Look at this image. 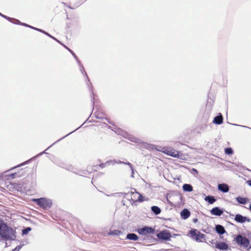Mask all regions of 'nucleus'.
<instances>
[{"label":"nucleus","mask_w":251,"mask_h":251,"mask_svg":"<svg viewBox=\"0 0 251 251\" xmlns=\"http://www.w3.org/2000/svg\"><path fill=\"white\" fill-rule=\"evenodd\" d=\"M94 171H96V169H93Z\"/></svg>","instance_id":"obj_34"},{"label":"nucleus","mask_w":251,"mask_h":251,"mask_svg":"<svg viewBox=\"0 0 251 251\" xmlns=\"http://www.w3.org/2000/svg\"><path fill=\"white\" fill-rule=\"evenodd\" d=\"M235 220L240 223H243L247 221L248 222H250L251 220L246 217H244L240 214H237L235 217Z\"/></svg>","instance_id":"obj_8"},{"label":"nucleus","mask_w":251,"mask_h":251,"mask_svg":"<svg viewBox=\"0 0 251 251\" xmlns=\"http://www.w3.org/2000/svg\"><path fill=\"white\" fill-rule=\"evenodd\" d=\"M126 239L133 241H137L138 240L139 238L138 236L134 233H129L126 236Z\"/></svg>","instance_id":"obj_16"},{"label":"nucleus","mask_w":251,"mask_h":251,"mask_svg":"<svg viewBox=\"0 0 251 251\" xmlns=\"http://www.w3.org/2000/svg\"><path fill=\"white\" fill-rule=\"evenodd\" d=\"M192 171L195 173H196V174H198V171L196 169H194V168H193L192 169Z\"/></svg>","instance_id":"obj_29"},{"label":"nucleus","mask_w":251,"mask_h":251,"mask_svg":"<svg viewBox=\"0 0 251 251\" xmlns=\"http://www.w3.org/2000/svg\"><path fill=\"white\" fill-rule=\"evenodd\" d=\"M225 152L227 154H231L233 153V151L231 148H227L225 149Z\"/></svg>","instance_id":"obj_26"},{"label":"nucleus","mask_w":251,"mask_h":251,"mask_svg":"<svg viewBox=\"0 0 251 251\" xmlns=\"http://www.w3.org/2000/svg\"><path fill=\"white\" fill-rule=\"evenodd\" d=\"M151 210L155 214H159L161 212L160 209L156 206H152Z\"/></svg>","instance_id":"obj_22"},{"label":"nucleus","mask_w":251,"mask_h":251,"mask_svg":"<svg viewBox=\"0 0 251 251\" xmlns=\"http://www.w3.org/2000/svg\"><path fill=\"white\" fill-rule=\"evenodd\" d=\"M15 175H16V173H15V174H12L11 175V176H12V177H13Z\"/></svg>","instance_id":"obj_31"},{"label":"nucleus","mask_w":251,"mask_h":251,"mask_svg":"<svg viewBox=\"0 0 251 251\" xmlns=\"http://www.w3.org/2000/svg\"><path fill=\"white\" fill-rule=\"evenodd\" d=\"M210 213L213 215L220 216L223 214V211L219 207H215L211 210Z\"/></svg>","instance_id":"obj_9"},{"label":"nucleus","mask_w":251,"mask_h":251,"mask_svg":"<svg viewBox=\"0 0 251 251\" xmlns=\"http://www.w3.org/2000/svg\"><path fill=\"white\" fill-rule=\"evenodd\" d=\"M19 250V248L18 249V248H16L14 250V251H18Z\"/></svg>","instance_id":"obj_30"},{"label":"nucleus","mask_w":251,"mask_h":251,"mask_svg":"<svg viewBox=\"0 0 251 251\" xmlns=\"http://www.w3.org/2000/svg\"><path fill=\"white\" fill-rule=\"evenodd\" d=\"M23 25L25 26H27V27H29L30 28H33L34 29H35L36 30H38L39 31H40V32H42L44 33H45V34L47 35L48 36H49V37L55 39V38H54L53 37H52V36H51L50 34H49V33H48L47 32H45V31H43L42 29H39V28H35V27H32L30 25H29L26 24H23Z\"/></svg>","instance_id":"obj_14"},{"label":"nucleus","mask_w":251,"mask_h":251,"mask_svg":"<svg viewBox=\"0 0 251 251\" xmlns=\"http://www.w3.org/2000/svg\"><path fill=\"white\" fill-rule=\"evenodd\" d=\"M244 237H243L242 235H239L236 238V242L239 244H241L242 243V241Z\"/></svg>","instance_id":"obj_24"},{"label":"nucleus","mask_w":251,"mask_h":251,"mask_svg":"<svg viewBox=\"0 0 251 251\" xmlns=\"http://www.w3.org/2000/svg\"><path fill=\"white\" fill-rule=\"evenodd\" d=\"M114 161H112V160L107 161L105 163H101L100 164L99 166L101 168H104L107 165H110L111 164H112Z\"/></svg>","instance_id":"obj_23"},{"label":"nucleus","mask_w":251,"mask_h":251,"mask_svg":"<svg viewBox=\"0 0 251 251\" xmlns=\"http://www.w3.org/2000/svg\"><path fill=\"white\" fill-rule=\"evenodd\" d=\"M247 183L248 184L251 186V180H249L247 181Z\"/></svg>","instance_id":"obj_28"},{"label":"nucleus","mask_w":251,"mask_h":251,"mask_svg":"<svg viewBox=\"0 0 251 251\" xmlns=\"http://www.w3.org/2000/svg\"><path fill=\"white\" fill-rule=\"evenodd\" d=\"M190 233L192 237H195V239L197 242L201 241V240L204 237V235L200 231H197V229L191 230L190 231Z\"/></svg>","instance_id":"obj_5"},{"label":"nucleus","mask_w":251,"mask_h":251,"mask_svg":"<svg viewBox=\"0 0 251 251\" xmlns=\"http://www.w3.org/2000/svg\"><path fill=\"white\" fill-rule=\"evenodd\" d=\"M162 152L164 153L174 157L179 158L180 151H176L172 147L163 148Z\"/></svg>","instance_id":"obj_3"},{"label":"nucleus","mask_w":251,"mask_h":251,"mask_svg":"<svg viewBox=\"0 0 251 251\" xmlns=\"http://www.w3.org/2000/svg\"><path fill=\"white\" fill-rule=\"evenodd\" d=\"M216 230L217 233L220 234H223L226 232L224 227L220 225H217L216 226Z\"/></svg>","instance_id":"obj_15"},{"label":"nucleus","mask_w":251,"mask_h":251,"mask_svg":"<svg viewBox=\"0 0 251 251\" xmlns=\"http://www.w3.org/2000/svg\"><path fill=\"white\" fill-rule=\"evenodd\" d=\"M157 237L160 239L169 240H170V238L172 237V235L169 231L167 230H163L157 234Z\"/></svg>","instance_id":"obj_6"},{"label":"nucleus","mask_w":251,"mask_h":251,"mask_svg":"<svg viewBox=\"0 0 251 251\" xmlns=\"http://www.w3.org/2000/svg\"><path fill=\"white\" fill-rule=\"evenodd\" d=\"M213 123L217 125L222 124L223 123V117L221 114H219V115L216 116L213 121Z\"/></svg>","instance_id":"obj_10"},{"label":"nucleus","mask_w":251,"mask_h":251,"mask_svg":"<svg viewBox=\"0 0 251 251\" xmlns=\"http://www.w3.org/2000/svg\"><path fill=\"white\" fill-rule=\"evenodd\" d=\"M31 228L29 227H27L25 229H24L22 231V233L23 235H25V234H27L28 232H29L30 231H31Z\"/></svg>","instance_id":"obj_25"},{"label":"nucleus","mask_w":251,"mask_h":251,"mask_svg":"<svg viewBox=\"0 0 251 251\" xmlns=\"http://www.w3.org/2000/svg\"><path fill=\"white\" fill-rule=\"evenodd\" d=\"M215 247L220 250H226L228 249V245L225 242H220L216 244Z\"/></svg>","instance_id":"obj_11"},{"label":"nucleus","mask_w":251,"mask_h":251,"mask_svg":"<svg viewBox=\"0 0 251 251\" xmlns=\"http://www.w3.org/2000/svg\"><path fill=\"white\" fill-rule=\"evenodd\" d=\"M32 201L35 202L40 207L44 209H48L50 208L52 205L51 201L46 198H41L40 199H33Z\"/></svg>","instance_id":"obj_2"},{"label":"nucleus","mask_w":251,"mask_h":251,"mask_svg":"<svg viewBox=\"0 0 251 251\" xmlns=\"http://www.w3.org/2000/svg\"><path fill=\"white\" fill-rule=\"evenodd\" d=\"M182 187L184 191L187 192H191L193 190V187L190 184H185Z\"/></svg>","instance_id":"obj_19"},{"label":"nucleus","mask_w":251,"mask_h":251,"mask_svg":"<svg viewBox=\"0 0 251 251\" xmlns=\"http://www.w3.org/2000/svg\"><path fill=\"white\" fill-rule=\"evenodd\" d=\"M130 201L132 203H135L137 202H142L144 201V197H143L141 195L136 192H131L130 193Z\"/></svg>","instance_id":"obj_4"},{"label":"nucleus","mask_w":251,"mask_h":251,"mask_svg":"<svg viewBox=\"0 0 251 251\" xmlns=\"http://www.w3.org/2000/svg\"><path fill=\"white\" fill-rule=\"evenodd\" d=\"M190 212L187 209H183L181 212V216L183 219H186L190 217Z\"/></svg>","instance_id":"obj_13"},{"label":"nucleus","mask_w":251,"mask_h":251,"mask_svg":"<svg viewBox=\"0 0 251 251\" xmlns=\"http://www.w3.org/2000/svg\"><path fill=\"white\" fill-rule=\"evenodd\" d=\"M237 201L241 204H245L247 202V200L245 198H242L241 197H238L236 198Z\"/></svg>","instance_id":"obj_21"},{"label":"nucleus","mask_w":251,"mask_h":251,"mask_svg":"<svg viewBox=\"0 0 251 251\" xmlns=\"http://www.w3.org/2000/svg\"><path fill=\"white\" fill-rule=\"evenodd\" d=\"M204 200L208 201L210 204H213L216 201V199L214 197L211 196H206L204 198Z\"/></svg>","instance_id":"obj_18"},{"label":"nucleus","mask_w":251,"mask_h":251,"mask_svg":"<svg viewBox=\"0 0 251 251\" xmlns=\"http://www.w3.org/2000/svg\"><path fill=\"white\" fill-rule=\"evenodd\" d=\"M122 233V232L119 230L115 229L113 230H110L108 233V234L109 235H112V236H118L120 235Z\"/></svg>","instance_id":"obj_17"},{"label":"nucleus","mask_w":251,"mask_h":251,"mask_svg":"<svg viewBox=\"0 0 251 251\" xmlns=\"http://www.w3.org/2000/svg\"><path fill=\"white\" fill-rule=\"evenodd\" d=\"M154 229L151 227L145 226L138 229V232L140 234L147 235L150 233H152Z\"/></svg>","instance_id":"obj_7"},{"label":"nucleus","mask_w":251,"mask_h":251,"mask_svg":"<svg viewBox=\"0 0 251 251\" xmlns=\"http://www.w3.org/2000/svg\"><path fill=\"white\" fill-rule=\"evenodd\" d=\"M115 163H123V164H127L129 166H130L131 168H132V165L129 163V162H127V163H125V162H122V161H119V162H115Z\"/></svg>","instance_id":"obj_27"},{"label":"nucleus","mask_w":251,"mask_h":251,"mask_svg":"<svg viewBox=\"0 0 251 251\" xmlns=\"http://www.w3.org/2000/svg\"><path fill=\"white\" fill-rule=\"evenodd\" d=\"M0 15H1V16H2V17H4V18H6V17L5 16L3 15H2V14H1L0 13Z\"/></svg>","instance_id":"obj_32"},{"label":"nucleus","mask_w":251,"mask_h":251,"mask_svg":"<svg viewBox=\"0 0 251 251\" xmlns=\"http://www.w3.org/2000/svg\"><path fill=\"white\" fill-rule=\"evenodd\" d=\"M249 240L246 237H244L241 245H243L244 247L247 248L249 246Z\"/></svg>","instance_id":"obj_20"},{"label":"nucleus","mask_w":251,"mask_h":251,"mask_svg":"<svg viewBox=\"0 0 251 251\" xmlns=\"http://www.w3.org/2000/svg\"><path fill=\"white\" fill-rule=\"evenodd\" d=\"M98 165H97V166H94V167L96 168V169H97V168H98Z\"/></svg>","instance_id":"obj_33"},{"label":"nucleus","mask_w":251,"mask_h":251,"mask_svg":"<svg viewBox=\"0 0 251 251\" xmlns=\"http://www.w3.org/2000/svg\"><path fill=\"white\" fill-rule=\"evenodd\" d=\"M0 236L3 240H14L16 237V231L0 220Z\"/></svg>","instance_id":"obj_1"},{"label":"nucleus","mask_w":251,"mask_h":251,"mask_svg":"<svg viewBox=\"0 0 251 251\" xmlns=\"http://www.w3.org/2000/svg\"><path fill=\"white\" fill-rule=\"evenodd\" d=\"M218 189L224 193H226L229 191V187L226 184H220L218 185Z\"/></svg>","instance_id":"obj_12"}]
</instances>
